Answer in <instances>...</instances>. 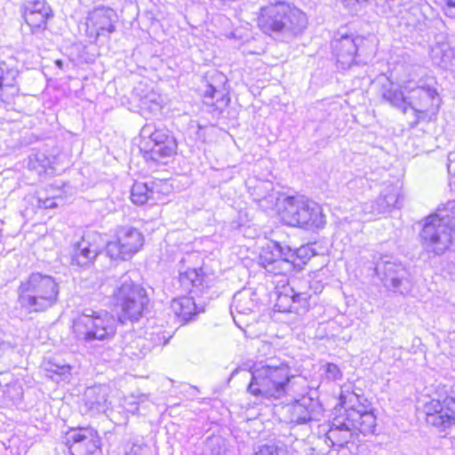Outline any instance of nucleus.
<instances>
[{"mask_svg": "<svg viewBox=\"0 0 455 455\" xmlns=\"http://www.w3.org/2000/svg\"><path fill=\"white\" fill-rule=\"evenodd\" d=\"M362 42V38L347 35L335 38L331 42L332 53L342 68H350L354 63L358 44Z\"/></svg>", "mask_w": 455, "mask_h": 455, "instance_id": "18", "label": "nucleus"}, {"mask_svg": "<svg viewBox=\"0 0 455 455\" xmlns=\"http://www.w3.org/2000/svg\"><path fill=\"white\" fill-rule=\"evenodd\" d=\"M73 331L79 340L86 344L109 340L116 333L115 319L108 312L86 309L74 318Z\"/></svg>", "mask_w": 455, "mask_h": 455, "instance_id": "7", "label": "nucleus"}, {"mask_svg": "<svg viewBox=\"0 0 455 455\" xmlns=\"http://www.w3.org/2000/svg\"><path fill=\"white\" fill-rule=\"evenodd\" d=\"M307 24L306 14L283 1L260 8L258 26L267 35L291 38L302 33Z\"/></svg>", "mask_w": 455, "mask_h": 455, "instance_id": "3", "label": "nucleus"}, {"mask_svg": "<svg viewBox=\"0 0 455 455\" xmlns=\"http://www.w3.org/2000/svg\"><path fill=\"white\" fill-rule=\"evenodd\" d=\"M46 377L54 382L68 381L71 376V367L56 358H49L43 363Z\"/></svg>", "mask_w": 455, "mask_h": 455, "instance_id": "30", "label": "nucleus"}, {"mask_svg": "<svg viewBox=\"0 0 455 455\" xmlns=\"http://www.w3.org/2000/svg\"><path fill=\"white\" fill-rule=\"evenodd\" d=\"M253 297L254 293L248 289H243L235 293L230 306V312L233 315L235 321V313L239 315H249L252 312L257 304Z\"/></svg>", "mask_w": 455, "mask_h": 455, "instance_id": "29", "label": "nucleus"}, {"mask_svg": "<svg viewBox=\"0 0 455 455\" xmlns=\"http://www.w3.org/2000/svg\"><path fill=\"white\" fill-rule=\"evenodd\" d=\"M17 293L16 310L26 314L42 313L57 304L60 286L52 276L35 272L20 282Z\"/></svg>", "mask_w": 455, "mask_h": 455, "instance_id": "2", "label": "nucleus"}, {"mask_svg": "<svg viewBox=\"0 0 455 455\" xmlns=\"http://www.w3.org/2000/svg\"><path fill=\"white\" fill-rule=\"evenodd\" d=\"M20 12L33 34L44 31L48 20L53 17V12L45 0H27L21 4Z\"/></svg>", "mask_w": 455, "mask_h": 455, "instance_id": "15", "label": "nucleus"}, {"mask_svg": "<svg viewBox=\"0 0 455 455\" xmlns=\"http://www.w3.org/2000/svg\"><path fill=\"white\" fill-rule=\"evenodd\" d=\"M357 419H361L357 412L342 413L336 416L332 421L329 431L326 434L328 440L333 446L344 447L358 435V432L366 435L373 433V419L370 415L363 417V423H358Z\"/></svg>", "mask_w": 455, "mask_h": 455, "instance_id": "9", "label": "nucleus"}, {"mask_svg": "<svg viewBox=\"0 0 455 455\" xmlns=\"http://www.w3.org/2000/svg\"><path fill=\"white\" fill-rule=\"evenodd\" d=\"M381 98L386 102H388L392 107L403 111V114L407 111V96L398 85L387 80L381 86L380 91Z\"/></svg>", "mask_w": 455, "mask_h": 455, "instance_id": "26", "label": "nucleus"}, {"mask_svg": "<svg viewBox=\"0 0 455 455\" xmlns=\"http://www.w3.org/2000/svg\"><path fill=\"white\" fill-rule=\"evenodd\" d=\"M400 189L394 185H388L376 200L364 204L363 211L366 214L371 215V218L387 214L392 210L400 207Z\"/></svg>", "mask_w": 455, "mask_h": 455, "instance_id": "16", "label": "nucleus"}, {"mask_svg": "<svg viewBox=\"0 0 455 455\" xmlns=\"http://www.w3.org/2000/svg\"><path fill=\"white\" fill-rule=\"evenodd\" d=\"M282 449L275 445H262L254 455H282Z\"/></svg>", "mask_w": 455, "mask_h": 455, "instance_id": "40", "label": "nucleus"}, {"mask_svg": "<svg viewBox=\"0 0 455 455\" xmlns=\"http://www.w3.org/2000/svg\"><path fill=\"white\" fill-rule=\"evenodd\" d=\"M180 283L189 293L197 294L207 286L206 276L202 268L188 269L180 274Z\"/></svg>", "mask_w": 455, "mask_h": 455, "instance_id": "27", "label": "nucleus"}, {"mask_svg": "<svg viewBox=\"0 0 455 455\" xmlns=\"http://www.w3.org/2000/svg\"><path fill=\"white\" fill-rule=\"evenodd\" d=\"M262 347H263V348H269V347H270V346H269L268 344H263V345H262Z\"/></svg>", "mask_w": 455, "mask_h": 455, "instance_id": "47", "label": "nucleus"}, {"mask_svg": "<svg viewBox=\"0 0 455 455\" xmlns=\"http://www.w3.org/2000/svg\"><path fill=\"white\" fill-rule=\"evenodd\" d=\"M229 98L224 90L209 84L204 92V102L206 105L215 106L217 109L226 107Z\"/></svg>", "mask_w": 455, "mask_h": 455, "instance_id": "33", "label": "nucleus"}, {"mask_svg": "<svg viewBox=\"0 0 455 455\" xmlns=\"http://www.w3.org/2000/svg\"><path fill=\"white\" fill-rule=\"evenodd\" d=\"M1 406L5 408L18 407L23 399V388L20 384L7 385L2 391Z\"/></svg>", "mask_w": 455, "mask_h": 455, "instance_id": "32", "label": "nucleus"}, {"mask_svg": "<svg viewBox=\"0 0 455 455\" xmlns=\"http://www.w3.org/2000/svg\"><path fill=\"white\" fill-rule=\"evenodd\" d=\"M247 392L257 399L279 400L291 394L303 395L307 390V379L294 375L285 361L269 358L253 363Z\"/></svg>", "mask_w": 455, "mask_h": 455, "instance_id": "1", "label": "nucleus"}, {"mask_svg": "<svg viewBox=\"0 0 455 455\" xmlns=\"http://www.w3.org/2000/svg\"><path fill=\"white\" fill-rule=\"evenodd\" d=\"M116 18V14L113 9H96L88 18L87 28L91 34H95L96 38L108 37L115 31Z\"/></svg>", "mask_w": 455, "mask_h": 455, "instance_id": "19", "label": "nucleus"}, {"mask_svg": "<svg viewBox=\"0 0 455 455\" xmlns=\"http://www.w3.org/2000/svg\"><path fill=\"white\" fill-rule=\"evenodd\" d=\"M108 388L98 385L87 387L84 394V412L91 415L103 413L108 409Z\"/></svg>", "mask_w": 455, "mask_h": 455, "instance_id": "22", "label": "nucleus"}, {"mask_svg": "<svg viewBox=\"0 0 455 455\" xmlns=\"http://www.w3.org/2000/svg\"><path fill=\"white\" fill-rule=\"evenodd\" d=\"M63 443L70 455H102L100 438L91 427L69 429L63 437Z\"/></svg>", "mask_w": 455, "mask_h": 455, "instance_id": "12", "label": "nucleus"}, {"mask_svg": "<svg viewBox=\"0 0 455 455\" xmlns=\"http://www.w3.org/2000/svg\"><path fill=\"white\" fill-rule=\"evenodd\" d=\"M140 151L147 162L161 163L176 154L177 141L164 127L147 124L140 130Z\"/></svg>", "mask_w": 455, "mask_h": 455, "instance_id": "8", "label": "nucleus"}, {"mask_svg": "<svg viewBox=\"0 0 455 455\" xmlns=\"http://www.w3.org/2000/svg\"><path fill=\"white\" fill-rule=\"evenodd\" d=\"M116 240L107 243V255L112 259L126 260L137 253L142 247L144 237L132 227H118L116 232Z\"/></svg>", "mask_w": 455, "mask_h": 455, "instance_id": "11", "label": "nucleus"}, {"mask_svg": "<svg viewBox=\"0 0 455 455\" xmlns=\"http://www.w3.org/2000/svg\"><path fill=\"white\" fill-rule=\"evenodd\" d=\"M347 405L345 410V413H350V411L357 412L361 419H357L358 423H363V417L366 415L371 416L373 419V432L376 427V417L372 412V407L371 402L365 398L363 395H360L355 391L344 397L342 402Z\"/></svg>", "mask_w": 455, "mask_h": 455, "instance_id": "24", "label": "nucleus"}, {"mask_svg": "<svg viewBox=\"0 0 455 455\" xmlns=\"http://www.w3.org/2000/svg\"><path fill=\"white\" fill-rule=\"evenodd\" d=\"M287 253L291 272L293 270H302L311 258L315 255V250L308 244L303 245L296 250H291V248L288 246Z\"/></svg>", "mask_w": 455, "mask_h": 455, "instance_id": "31", "label": "nucleus"}, {"mask_svg": "<svg viewBox=\"0 0 455 455\" xmlns=\"http://www.w3.org/2000/svg\"><path fill=\"white\" fill-rule=\"evenodd\" d=\"M55 65H56L58 68H62V67H63V62H62V60H55Z\"/></svg>", "mask_w": 455, "mask_h": 455, "instance_id": "45", "label": "nucleus"}, {"mask_svg": "<svg viewBox=\"0 0 455 455\" xmlns=\"http://www.w3.org/2000/svg\"><path fill=\"white\" fill-rule=\"evenodd\" d=\"M203 455H228L226 440L220 435L208 437L204 443Z\"/></svg>", "mask_w": 455, "mask_h": 455, "instance_id": "35", "label": "nucleus"}, {"mask_svg": "<svg viewBox=\"0 0 455 455\" xmlns=\"http://www.w3.org/2000/svg\"><path fill=\"white\" fill-rule=\"evenodd\" d=\"M288 245L276 241H269L261 248L259 264L275 275H285L291 272L288 263Z\"/></svg>", "mask_w": 455, "mask_h": 455, "instance_id": "13", "label": "nucleus"}, {"mask_svg": "<svg viewBox=\"0 0 455 455\" xmlns=\"http://www.w3.org/2000/svg\"><path fill=\"white\" fill-rule=\"evenodd\" d=\"M454 235L455 200H451L426 218L419 237L427 252L442 255L450 248Z\"/></svg>", "mask_w": 455, "mask_h": 455, "instance_id": "4", "label": "nucleus"}, {"mask_svg": "<svg viewBox=\"0 0 455 455\" xmlns=\"http://www.w3.org/2000/svg\"><path fill=\"white\" fill-rule=\"evenodd\" d=\"M426 421L437 427H449L455 424V392L447 396L443 403L431 399L424 405Z\"/></svg>", "mask_w": 455, "mask_h": 455, "instance_id": "14", "label": "nucleus"}, {"mask_svg": "<svg viewBox=\"0 0 455 455\" xmlns=\"http://www.w3.org/2000/svg\"><path fill=\"white\" fill-rule=\"evenodd\" d=\"M445 45L442 46H436L435 48L432 49V58L434 60H436V59L439 57L441 53H443L442 57L440 58V62L438 64H446L449 59L451 58V51L449 49H444Z\"/></svg>", "mask_w": 455, "mask_h": 455, "instance_id": "39", "label": "nucleus"}, {"mask_svg": "<svg viewBox=\"0 0 455 455\" xmlns=\"http://www.w3.org/2000/svg\"><path fill=\"white\" fill-rule=\"evenodd\" d=\"M375 272L388 291L406 295L412 289L413 281L409 269L388 255H381L376 261Z\"/></svg>", "mask_w": 455, "mask_h": 455, "instance_id": "10", "label": "nucleus"}, {"mask_svg": "<svg viewBox=\"0 0 455 455\" xmlns=\"http://www.w3.org/2000/svg\"><path fill=\"white\" fill-rule=\"evenodd\" d=\"M280 218L283 224L306 230L320 229L326 224L322 206L304 196H287L283 201Z\"/></svg>", "mask_w": 455, "mask_h": 455, "instance_id": "5", "label": "nucleus"}, {"mask_svg": "<svg viewBox=\"0 0 455 455\" xmlns=\"http://www.w3.org/2000/svg\"><path fill=\"white\" fill-rule=\"evenodd\" d=\"M42 207L45 209H52L57 206L56 203L52 199H46L42 203Z\"/></svg>", "mask_w": 455, "mask_h": 455, "instance_id": "44", "label": "nucleus"}, {"mask_svg": "<svg viewBox=\"0 0 455 455\" xmlns=\"http://www.w3.org/2000/svg\"><path fill=\"white\" fill-rule=\"evenodd\" d=\"M321 411L318 401L309 396L303 395L290 407V422L306 424L309 421L316 420L321 414Z\"/></svg>", "mask_w": 455, "mask_h": 455, "instance_id": "20", "label": "nucleus"}, {"mask_svg": "<svg viewBox=\"0 0 455 455\" xmlns=\"http://www.w3.org/2000/svg\"><path fill=\"white\" fill-rule=\"evenodd\" d=\"M413 110L415 112L416 119L411 124V127L417 126L418 124L419 123V121L425 118V116H427V110H426V108L419 109L418 108H415V109H413Z\"/></svg>", "mask_w": 455, "mask_h": 455, "instance_id": "43", "label": "nucleus"}, {"mask_svg": "<svg viewBox=\"0 0 455 455\" xmlns=\"http://www.w3.org/2000/svg\"><path fill=\"white\" fill-rule=\"evenodd\" d=\"M404 92L408 94L407 108L415 109L419 107L429 110L432 108H438L440 105V98L436 90L429 85L411 87L410 84H406Z\"/></svg>", "mask_w": 455, "mask_h": 455, "instance_id": "17", "label": "nucleus"}, {"mask_svg": "<svg viewBox=\"0 0 455 455\" xmlns=\"http://www.w3.org/2000/svg\"><path fill=\"white\" fill-rule=\"evenodd\" d=\"M19 62L16 58L9 56L0 60V92L10 88L12 94L18 92L15 87L16 78L19 75Z\"/></svg>", "mask_w": 455, "mask_h": 455, "instance_id": "25", "label": "nucleus"}, {"mask_svg": "<svg viewBox=\"0 0 455 455\" xmlns=\"http://www.w3.org/2000/svg\"><path fill=\"white\" fill-rule=\"evenodd\" d=\"M217 76H218L219 78H220V80H221L220 82H221V83H222L224 80H226V77H225L223 75L219 74V75H217Z\"/></svg>", "mask_w": 455, "mask_h": 455, "instance_id": "46", "label": "nucleus"}, {"mask_svg": "<svg viewBox=\"0 0 455 455\" xmlns=\"http://www.w3.org/2000/svg\"><path fill=\"white\" fill-rule=\"evenodd\" d=\"M130 348H139V352H132V355L140 358L145 356L150 351V346L147 344V340L145 339H136L130 345Z\"/></svg>", "mask_w": 455, "mask_h": 455, "instance_id": "37", "label": "nucleus"}, {"mask_svg": "<svg viewBox=\"0 0 455 455\" xmlns=\"http://www.w3.org/2000/svg\"><path fill=\"white\" fill-rule=\"evenodd\" d=\"M99 254V246L92 243L88 237L83 236L80 241L71 246L70 264L80 267H89Z\"/></svg>", "mask_w": 455, "mask_h": 455, "instance_id": "21", "label": "nucleus"}, {"mask_svg": "<svg viewBox=\"0 0 455 455\" xmlns=\"http://www.w3.org/2000/svg\"><path fill=\"white\" fill-rule=\"evenodd\" d=\"M154 192L148 183L135 182L131 189V200L134 204L143 205L153 196Z\"/></svg>", "mask_w": 455, "mask_h": 455, "instance_id": "34", "label": "nucleus"}, {"mask_svg": "<svg viewBox=\"0 0 455 455\" xmlns=\"http://www.w3.org/2000/svg\"><path fill=\"white\" fill-rule=\"evenodd\" d=\"M113 298L116 306L121 310L119 316L121 322L125 320L139 321L149 303L146 289L141 284L132 281L127 275L121 278L120 284L113 292Z\"/></svg>", "mask_w": 455, "mask_h": 455, "instance_id": "6", "label": "nucleus"}, {"mask_svg": "<svg viewBox=\"0 0 455 455\" xmlns=\"http://www.w3.org/2000/svg\"><path fill=\"white\" fill-rule=\"evenodd\" d=\"M16 347V344L11 341L3 340L0 342V356L13 352Z\"/></svg>", "mask_w": 455, "mask_h": 455, "instance_id": "42", "label": "nucleus"}, {"mask_svg": "<svg viewBox=\"0 0 455 455\" xmlns=\"http://www.w3.org/2000/svg\"><path fill=\"white\" fill-rule=\"evenodd\" d=\"M171 308L181 324L191 321L198 313L194 299L188 296L173 299Z\"/></svg>", "mask_w": 455, "mask_h": 455, "instance_id": "28", "label": "nucleus"}, {"mask_svg": "<svg viewBox=\"0 0 455 455\" xmlns=\"http://www.w3.org/2000/svg\"><path fill=\"white\" fill-rule=\"evenodd\" d=\"M309 298L306 292H297L293 288H289L280 293L275 306L279 311L298 312L299 308L306 310L309 307Z\"/></svg>", "mask_w": 455, "mask_h": 455, "instance_id": "23", "label": "nucleus"}, {"mask_svg": "<svg viewBox=\"0 0 455 455\" xmlns=\"http://www.w3.org/2000/svg\"><path fill=\"white\" fill-rule=\"evenodd\" d=\"M140 108L148 110L150 113L156 114L161 111V96L151 91L140 98Z\"/></svg>", "mask_w": 455, "mask_h": 455, "instance_id": "36", "label": "nucleus"}, {"mask_svg": "<svg viewBox=\"0 0 455 455\" xmlns=\"http://www.w3.org/2000/svg\"><path fill=\"white\" fill-rule=\"evenodd\" d=\"M325 379L329 381H335L340 379L342 373L339 368L331 363H328L323 366Z\"/></svg>", "mask_w": 455, "mask_h": 455, "instance_id": "38", "label": "nucleus"}, {"mask_svg": "<svg viewBox=\"0 0 455 455\" xmlns=\"http://www.w3.org/2000/svg\"><path fill=\"white\" fill-rule=\"evenodd\" d=\"M443 11L447 17L455 19V0H444Z\"/></svg>", "mask_w": 455, "mask_h": 455, "instance_id": "41", "label": "nucleus"}]
</instances>
